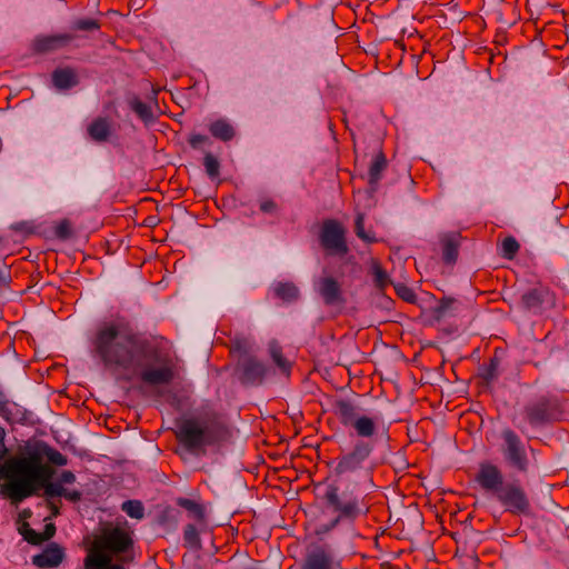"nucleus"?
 <instances>
[{
	"instance_id": "obj_9",
	"label": "nucleus",
	"mask_w": 569,
	"mask_h": 569,
	"mask_svg": "<svg viewBox=\"0 0 569 569\" xmlns=\"http://www.w3.org/2000/svg\"><path fill=\"white\" fill-rule=\"evenodd\" d=\"M372 452V447L365 442L358 441L352 450L346 455H342L335 468L338 476L349 475L357 472L363 467L369 456Z\"/></svg>"
},
{
	"instance_id": "obj_19",
	"label": "nucleus",
	"mask_w": 569,
	"mask_h": 569,
	"mask_svg": "<svg viewBox=\"0 0 569 569\" xmlns=\"http://www.w3.org/2000/svg\"><path fill=\"white\" fill-rule=\"evenodd\" d=\"M209 131L212 137L224 142L232 140L236 134L234 128L226 119H218L211 122Z\"/></svg>"
},
{
	"instance_id": "obj_33",
	"label": "nucleus",
	"mask_w": 569,
	"mask_h": 569,
	"mask_svg": "<svg viewBox=\"0 0 569 569\" xmlns=\"http://www.w3.org/2000/svg\"><path fill=\"white\" fill-rule=\"evenodd\" d=\"M203 166L207 174L214 179L220 174V162L219 160L212 156L211 153H207L203 159Z\"/></svg>"
},
{
	"instance_id": "obj_17",
	"label": "nucleus",
	"mask_w": 569,
	"mask_h": 569,
	"mask_svg": "<svg viewBox=\"0 0 569 569\" xmlns=\"http://www.w3.org/2000/svg\"><path fill=\"white\" fill-rule=\"evenodd\" d=\"M88 136L96 142H106L111 136V121L104 117H98L87 128Z\"/></svg>"
},
{
	"instance_id": "obj_6",
	"label": "nucleus",
	"mask_w": 569,
	"mask_h": 569,
	"mask_svg": "<svg viewBox=\"0 0 569 569\" xmlns=\"http://www.w3.org/2000/svg\"><path fill=\"white\" fill-rule=\"evenodd\" d=\"M327 510L336 515L332 526L340 522H355L366 516L369 508L352 492L340 491L337 486H328L323 495Z\"/></svg>"
},
{
	"instance_id": "obj_15",
	"label": "nucleus",
	"mask_w": 569,
	"mask_h": 569,
	"mask_svg": "<svg viewBox=\"0 0 569 569\" xmlns=\"http://www.w3.org/2000/svg\"><path fill=\"white\" fill-rule=\"evenodd\" d=\"M63 556V549L52 543L41 553L34 556L32 562L39 568H53L62 562Z\"/></svg>"
},
{
	"instance_id": "obj_18",
	"label": "nucleus",
	"mask_w": 569,
	"mask_h": 569,
	"mask_svg": "<svg viewBox=\"0 0 569 569\" xmlns=\"http://www.w3.org/2000/svg\"><path fill=\"white\" fill-rule=\"evenodd\" d=\"M386 168L387 159L386 156L380 151L373 157L368 171V183L372 191L377 190Z\"/></svg>"
},
{
	"instance_id": "obj_1",
	"label": "nucleus",
	"mask_w": 569,
	"mask_h": 569,
	"mask_svg": "<svg viewBox=\"0 0 569 569\" xmlns=\"http://www.w3.org/2000/svg\"><path fill=\"white\" fill-rule=\"evenodd\" d=\"M164 339L134 332L122 322H103L91 339L92 355L107 369L136 371L148 385H167L174 378V363L162 352Z\"/></svg>"
},
{
	"instance_id": "obj_51",
	"label": "nucleus",
	"mask_w": 569,
	"mask_h": 569,
	"mask_svg": "<svg viewBox=\"0 0 569 569\" xmlns=\"http://www.w3.org/2000/svg\"><path fill=\"white\" fill-rule=\"evenodd\" d=\"M103 569H124L121 565L112 563V561L106 566Z\"/></svg>"
},
{
	"instance_id": "obj_12",
	"label": "nucleus",
	"mask_w": 569,
	"mask_h": 569,
	"mask_svg": "<svg viewBox=\"0 0 569 569\" xmlns=\"http://www.w3.org/2000/svg\"><path fill=\"white\" fill-rule=\"evenodd\" d=\"M73 39L71 33L38 36L32 41V49L38 53L52 52L67 47Z\"/></svg>"
},
{
	"instance_id": "obj_37",
	"label": "nucleus",
	"mask_w": 569,
	"mask_h": 569,
	"mask_svg": "<svg viewBox=\"0 0 569 569\" xmlns=\"http://www.w3.org/2000/svg\"><path fill=\"white\" fill-rule=\"evenodd\" d=\"M54 234L61 240L69 239L72 236V226L69 220L60 221L54 228Z\"/></svg>"
},
{
	"instance_id": "obj_3",
	"label": "nucleus",
	"mask_w": 569,
	"mask_h": 569,
	"mask_svg": "<svg viewBox=\"0 0 569 569\" xmlns=\"http://www.w3.org/2000/svg\"><path fill=\"white\" fill-rule=\"evenodd\" d=\"M228 437V428L217 419L189 418L178 426L176 432L178 442L196 456L204 455L208 447L220 445Z\"/></svg>"
},
{
	"instance_id": "obj_42",
	"label": "nucleus",
	"mask_w": 569,
	"mask_h": 569,
	"mask_svg": "<svg viewBox=\"0 0 569 569\" xmlns=\"http://www.w3.org/2000/svg\"><path fill=\"white\" fill-rule=\"evenodd\" d=\"M456 302L452 298H443L436 309L438 317H445Z\"/></svg>"
},
{
	"instance_id": "obj_23",
	"label": "nucleus",
	"mask_w": 569,
	"mask_h": 569,
	"mask_svg": "<svg viewBox=\"0 0 569 569\" xmlns=\"http://www.w3.org/2000/svg\"><path fill=\"white\" fill-rule=\"evenodd\" d=\"M52 81L58 89H69L77 84V76L71 69H58L52 73Z\"/></svg>"
},
{
	"instance_id": "obj_36",
	"label": "nucleus",
	"mask_w": 569,
	"mask_h": 569,
	"mask_svg": "<svg viewBox=\"0 0 569 569\" xmlns=\"http://www.w3.org/2000/svg\"><path fill=\"white\" fill-rule=\"evenodd\" d=\"M44 455L48 460L56 466H66L68 462L66 456L51 447H46Z\"/></svg>"
},
{
	"instance_id": "obj_21",
	"label": "nucleus",
	"mask_w": 569,
	"mask_h": 569,
	"mask_svg": "<svg viewBox=\"0 0 569 569\" xmlns=\"http://www.w3.org/2000/svg\"><path fill=\"white\" fill-rule=\"evenodd\" d=\"M442 258L447 263H453L458 257L459 241L455 234H446L441 239Z\"/></svg>"
},
{
	"instance_id": "obj_7",
	"label": "nucleus",
	"mask_w": 569,
	"mask_h": 569,
	"mask_svg": "<svg viewBox=\"0 0 569 569\" xmlns=\"http://www.w3.org/2000/svg\"><path fill=\"white\" fill-rule=\"evenodd\" d=\"M500 453L505 463L519 473H527L532 461L536 460L535 449L528 446L511 428H503L500 432Z\"/></svg>"
},
{
	"instance_id": "obj_48",
	"label": "nucleus",
	"mask_w": 569,
	"mask_h": 569,
	"mask_svg": "<svg viewBox=\"0 0 569 569\" xmlns=\"http://www.w3.org/2000/svg\"><path fill=\"white\" fill-rule=\"evenodd\" d=\"M9 283V272L7 268L0 269V286H7Z\"/></svg>"
},
{
	"instance_id": "obj_39",
	"label": "nucleus",
	"mask_w": 569,
	"mask_h": 569,
	"mask_svg": "<svg viewBox=\"0 0 569 569\" xmlns=\"http://www.w3.org/2000/svg\"><path fill=\"white\" fill-rule=\"evenodd\" d=\"M21 533L23 535V538L32 545H39L44 540L41 533H38L33 529L29 528L27 523L23 525V530Z\"/></svg>"
},
{
	"instance_id": "obj_35",
	"label": "nucleus",
	"mask_w": 569,
	"mask_h": 569,
	"mask_svg": "<svg viewBox=\"0 0 569 569\" xmlns=\"http://www.w3.org/2000/svg\"><path fill=\"white\" fill-rule=\"evenodd\" d=\"M271 357L274 363L286 373L289 372L290 365L287 359L282 356L281 349L278 346H272L270 349Z\"/></svg>"
},
{
	"instance_id": "obj_14",
	"label": "nucleus",
	"mask_w": 569,
	"mask_h": 569,
	"mask_svg": "<svg viewBox=\"0 0 569 569\" xmlns=\"http://www.w3.org/2000/svg\"><path fill=\"white\" fill-rule=\"evenodd\" d=\"M316 290L328 306L343 302L341 284L332 277L320 278L316 283Z\"/></svg>"
},
{
	"instance_id": "obj_11",
	"label": "nucleus",
	"mask_w": 569,
	"mask_h": 569,
	"mask_svg": "<svg viewBox=\"0 0 569 569\" xmlns=\"http://www.w3.org/2000/svg\"><path fill=\"white\" fill-rule=\"evenodd\" d=\"M556 305L555 295L546 287L532 288L521 297V306L525 310L540 315Z\"/></svg>"
},
{
	"instance_id": "obj_38",
	"label": "nucleus",
	"mask_w": 569,
	"mask_h": 569,
	"mask_svg": "<svg viewBox=\"0 0 569 569\" xmlns=\"http://www.w3.org/2000/svg\"><path fill=\"white\" fill-rule=\"evenodd\" d=\"M40 488L44 489V493L48 497H62L64 493V488L61 486V482L57 481H49L43 485H41Z\"/></svg>"
},
{
	"instance_id": "obj_8",
	"label": "nucleus",
	"mask_w": 569,
	"mask_h": 569,
	"mask_svg": "<svg viewBox=\"0 0 569 569\" xmlns=\"http://www.w3.org/2000/svg\"><path fill=\"white\" fill-rule=\"evenodd\" d=\"M333 411L341 425L350 427L360 438H371L377 432L378 418L360 415L358 408L348 400H337Z\"/></svg>"
},
{
	"instance_id": "obj_32",
	"label": "nucleus",
	"mask_w": 569,
	"mask_h": 569,
	"mask_svg": "<svg viewBox=\"0 0 569 569\" xmlns=\"http://www.w3.org/2000/svg\"><path fill=\"white\" fill-rule=\"evenodd\" d=\"M519 242L513 237H507L501 243V254L506 259H513L519 251Z\"/></svg>"
},
{
	"instance_id": "obj_47",
	"label": "nucleus",
	"mask_w": 569,
	"mask_h": 569,
	"mask_svg": "<svg viewBox=\"0 0 569 569\" xmlns=\"http://www.w3.org/2000/svg\"><path fill=\"white\" fill-rule=\"evenodd\" d=\"M4 436H6L4 429L2 427H0V458L1 459L7 453V448L4 445Z\"/></svg>"
},
{
	"instance_id": "obj_40",
	"label": "nucleus",
	"mask_w": 569,
	"mask_h": 569,
	"mask_svg": "<svg viewBox=\"0 0 569 569\" xmlns=\"http://www.w3.org/2000/svg\"><path fill=\"white\" fill-rule=\"evenodd\" d=\"M259 209L266 214H276L278 212V204L271 198H262L259 201Z\"/></svg>"
},
{
	"instance_id": "obj_13",
	"label": "nucleus",
	"mask_w": 569,
	"mask_h": 569,
	"mask_svg": "<svg viewBox=\"0 0 569 569\" xmlns=\"http://www.w3.org/2000/svg\"><path fill=\"white\" fill-rule=\"evenodd\" d=\"M241 367L240 380L244 385H260L267 373L266 366L253 357H246L239 360Z\"/></svg>"
},
{
	"instance_id": "obj_46",
	"label": "nucleus",
	"mask_w": 569,
	"mask_h": 569,
	"mask_svg": "<svg viewBox=\"0 0 569 569\" xmlns=\"http://www.w3.org/2000/svg\"><path fill=\"white\" fill-rule=\"evenodd\" d=\"M62 497L67 498L70 501H78L81 495L78 490L69 491L64 489V493L62 495Z\"/></svg>"
},
{
	"instance_id": "obj_22",
	"label": "nucleus",
	"mask_w": 569,
	"mask_h": 569,
	"mask_svg": "<svg viewBox=\"0 0 569 569\" xmlns=\"http://www.w3.org/2000/svg\"><path fill=\"white\" fill-rule=\"evenodd\" d=\"M33 458V467L38 470L37 476V490L40 489L41 485L51 481V477L53 475V470L50 466L42 463V457L39 452H31Z\"/></svg>"
},
{
	"instance_id": "obj_10",
	"label": "nucleus",
	"mask_w": 569,
	"mask_h": 569,
	"mask_svg": "<svg viewBox=\"0 0 569 569\" xmlns=\"http://www.w3.org/2000/svg\"><path fill=\"white\" fill-rule=\"evenodd\" d=\"M346 231L340 222L327 220L323 222L320 233L322 247L332 254L343 256L348 252Z\"/></svg>"
},
{
	"instance_id": "obj_29",
	"label": "nucleus",
	"mask_w": 569,
	"mask_h": 569,
	"mask_svg": "<svg viewBox=\"0 0 569 569\" xmlns=\"http://www.w3.org/2000/svg\"><path fill=\"white\" fill-rule=\"evenodd\" d=\"M371 273L373 276V282L378 289L383 290L390 283L389 276L382 269L380 263H378V262L372 263Z\"/></svg>"
},
{
	"instance_id": "obj_50",
	"label": "nucleus",
	"mask_w": 569,
	"mask_h": 569,
	"mask_svg": "<svg viewBox=\"0 0 569 569\" xmlns=\"http://www.w3.org/2000/svg\"><path fill=\"white\" fill-rule=\"evenodd\" d=\"M8 400L2 391H0V415L7 410Z\"/></svg>"
},
{
	"instance_id": "obj_2",
	"label": "nucleus",
	"mask_w": 569,
	"mask_h": 569,
	"mask_svg": "<svg viewBox=\"0 0 569 569\" xmlns=\"http://www.w3.org/2000/svg\"><path fill=\"white\" fill-rule=\"evenodd\" d=\"M477 483L487 492H491L506 511L513 515H526L530 511V500L520 483L505 482L501 469L488 461L479 465L476 475Z\"/></svg>"
},
{
	"instance_id": "obj_43",
	"label": "nucleus",
	"mask_w": 569,
	"mask_h": 569,
	"mask_svg": "<svg viewBox=\"0 0 569 569\" xmlns=\"http://www.w3.org/2000/svg\"><path fill=\"white\" fill-rule=\"evenodd\" d=\"M396 291L405 301L413 302L416 300V293L413 290L403 284L396 286Z\"/></svg>"
},
{
	"instance_id": "obj_45",
	"label": "nucleus",
	"mask_w": 569,
	"mask_h": 569,
	"mask_svg": "<svg viewBox=\"0 0 569 569\" xmlns=\"http://www.w3.org/2000/svg\"><path fill=\"white\" fill-rule=\"evenodd\" d=\"M208 141V137L203 134H192L189 139V143L192 148H198L202 143Z\"/></svg>"
},
{
	"instance_id": "obj_41",
	"label": "nucleus",
	"mask_w": 569,
	"mask_h": 569,
	"mask_svg": "<svg viewBox=\"0 0 569 569\" xmlns=\"http://www.w3.org/2000/svg\"><path fill=\"white\" fill-rule=\"evenodd\" d=\"M498 365L497 359H491L489 366L483 369L481 376L487 382H491L497 378Z\"/></svg>"
},
{
	"instance_id": "obj_20",
	"label": "nucleus",
	"mask_w": 569,
	"mask_h": 569,
	"mask_svg": "<svg viewBox=\"0 0 569 569\" xmlns=\"http://www.w3.org/2000/svg\"><path fill=\"white\" fill-rule=\"evenodd\" d=\"M302 569H331V558L323 550H317L308 555Z\"/></svg>"
},
{
	"instance_id": "obj_28",
	"label": "nucleus",
	"mask_w": 569,
	"mask_h": 569,
	"mask_svg": "<svg viewBox=\"0 0 569 569\" xmlns=\"http://www.w3.org/2000/svg\"><path fill=\"white\" fill-rule=\"evenodd\" d=\"M251 350H252V342L250 339H248L246 337H236L232 340L231 351L239 353V356L241 357L240 360H242L246 357H250L249 353Z\"/></svg>"
},
{
	"instance_id": "obj_44",
	"label": "nucleus",
	"mask_w": 569,
	"mask_h": 569,
	"mask_svg": "<svg viewBox=\"0 0 569 569\" xmlns=\"http://www.w3.org/2000/svg\"><path fill=\"white\" fill-rule=\"evenodd\" d=\"M76 481V476L72 471H69V470H63L57 482H61V486L63 487V485H71Z\"/></svg>"
},
{
	"instance_id": "obj_4",
	"label": "nucleus",
	"mask_w": 569,
	"mask_h": 569,
	"mask_svg": "<svg viewBox=\"0 0 569 569\" xmlns=\"http://www.w3.org/2000/svg\"><path fill=\"white\" fill-rule=\"evenodd\" d=\"M31 452L28 456L12 458L1 468V477L7 481L0 493L14 502H20L37 492L38 470L33 467Z\"/></svg>"
},
{
	"instance_id": "obj_27",
	"label": "nucleus",
	"mask_w": 569,
	"mask_h": 569,
	"mask_svg": "<svg viewBox=\"0 0 569 569\" xmlns=\"http://www.w3.org/2000/svg\"><path fill=\"white\" fill-rule=\"evenodd\" d=\"M129 106L142 121L149 122L152 120V110L150 106L142 102L139 98L133 97L130 99Z\"/></svg>"
},
{
	"instance_id": "obj_25",
	"label": "nucleus",
	"mask_w": 569,
	"mask_h": 569,
	"mask_svg": "<svg viewBox=\"0 0 569 569\" xmlns=\"http://www.w3.org/2000/svg\"><path fill=\"white\" fill-rule=\"evenodd\" d=\"M177 505L186 509L190 513V516L196 520H204V509L200 503L196 502L194 500L188 498H179L177 500Z\"/></svg>"
},
{
	"instance_id": "obj_16",
	"label": "nucleus",
	"mask_w": 569,
	"mask_h": 569,
	"mask_svg": "<svg viewBox=\"0 0 569 569\" xmlns=\"http://www.w3.org/2000/svg\"><path fill=\"white\" fill-rule=\"evenodd\" d=\"M525 413L530 425H542L549 419V401L546 398H540L537 401L526 406Z\"/></svg>"
},
{
	"instance_id": "obj_24",
	"label": "nucleus",
	"mask_w": 569,
	"mask_h": 569,
	"mask_svg": "<svg viewBox=\"0 0 569 569\" xmlns=\"http://www.w3.org/2000/svg\"><path fill=\"white\" fill-rule=\"evenodd\" d=\"M273 290L278 298L287 302L295 301L299 297V289L291 282H279Z\"/></svg>"
},
{
	"instance_id": "obj_26",
	"label": "nucleus",
	"mask_w": 569,
	"mask_h": 569,
	"mask_svg": "<svg viewBox=\"0 0 569 569\" xmlns=\"http://www.w3.org/2000/svg\"><path fill=\"white\" fill-rule=\"evenodd\" d=\"M355 232L358 238L367 243H373L377 241V237L372 231L365 230V214L362 212H358L355 220Z\"/></svg>"
},
{
	"instance_id": "obj_34",
	"label": "nucleus",
	"mask_w": 569,
	"mask_h": 569,
	"mask_svg": "<svg viewBox=\"0 0 569 569\" xmlns=\"http://www.w3.org/2000/svg\"><path fill=\"white\" fill-rule=\"evenodd\" d=\"M100 22L91 18L78 19L73 22L72 29L78 31H94L100 29Z\"/></svg>"
},
{
	"instance_id": "obj_30",
	"label": "nucleus",
	"mask_w": 569,
	"mask_h": 569,
	"mask_svg": "<svg viewBox=\"0 0 569 569\" xmlns=\"http://www.w3.org/2000/svg\"><path fill=\"white\" fill-rule=\"evenodd\" d=\"M183 540L186 546L191 549H200L201 540L197 528L193 525H187L183 530Z\"/></svg>"
},
{
	"instance_id": "obj_49",
	"label": "nucleus",
	"mask_w": 569,
	"mask_h": 569,
	"mask_svg": "<svg viewBox=\"0 0 569 569\" xmlns=\"http://www.w3.org/2000/svg\"><path fill=\"white\" fill-rule=\"evenodd\" d=\"M54 532H56L54 526L52 523L47 525L46 530H44V536H43L44 540L51 538L54 535Z\"/></svg>"
},
{
	"instance_id": "obj_5",
	"label": "nucleus",
	"mask_w": 569,
	"mask_h": 569,
	"mask_svg": "<svg viewBox=\"0 0 569 569\" xmlns=\"http://www.w3.org/2000/svg\"><path fill=\"white\" fill-rule=\"evenodd\" d=\"M132 546L133 540L128 530L120 527H104L88 549L84 569H103L111 562L112 556L126 553Z\"/></svg>"
},
{
	"instance_id": "obj_31",
	"label": "nucleus",
	"mask_w": 569,
	"mask_h": 569,
	"mask_svg": "<svg viewBox=\"0 0 569 569\" xmlns=\"http://www.w3.org/2000/svg\"><path fill=\"white\" fill-rule=\"evenodd\" d=\"M121 509L133 519H142L144 516V508L139 500L124 501Z\"/></svg>"
}]
</instances>
